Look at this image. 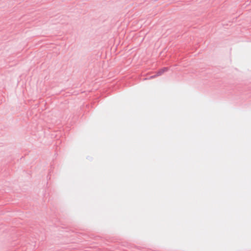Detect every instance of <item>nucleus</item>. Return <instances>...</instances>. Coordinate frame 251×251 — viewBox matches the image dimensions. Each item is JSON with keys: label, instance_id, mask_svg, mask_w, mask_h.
Instances as JSON below:
<instances>
[{"label": "nucleus", "instance_id": "nucleus-2", "mask_svg": "<svg viewBox=\"0 0 251 251\" xmlns=\"http://www.w3.org/2000/svg\"><path fill=\"white\" fill-rule=\"evenodd\" d=\"M168 70L167 67H164L163 68L160 69V70L158 71V76L161 75L163 74L165 72H166Z\"/></svg>", "mask_w": 251, "mask_h": 251}, {"label": "nucleus", "instance_id": "nucleus-1", "mask_svg": "<svg viewBox=\"0 0 251 251\" xmlns=\"http://www.w3.org/2000/svg\"><path fill=\"white\" fill-rule=\"evenodd\" d=\"M157 77V72H155L153 73L152 75L151 74H147L146 77L144 78V80H147V79H151L152 78H156Z\"/></svg>", "mask_w": 251, "mask_h": 251}]
</instances>
